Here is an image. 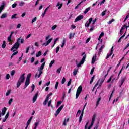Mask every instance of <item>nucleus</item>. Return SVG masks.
<instances>
[{
  "label": "nucleus",
  "mask_w": 129,
  "mask_h": 129,
  "mask_svg": "<svg viewBox=\"0 0 129 129\" xmlns=\"http://www.w3.org/2000/svg\"><path fill=\"white\" fill-rule=\"evenodd\" d=\"M60 51V47L58 46L56 48V53H58Z\"/></svg>",
  "instance_id": "nucleus-60"
},
{
  "label": "nucleus",
  "mask_w": 129,
  "mask_h": 129,
  "mask_svg": "<svg viewBox=\"0 0 129 129\" xmlns=\"http://www.w3.org/2000/svg\"><path fill=\"white\" fill-rule=\"evenodd\" d=\"M94 78H95V75L93 76V77L91 79V80L90 81V84H91L92 83V82H93V80H94Z\"/></svg>",
  "instance_id": "nucleus-32"
},
{
  "label": "nucleus",
  "mask_w": 129,
  "mask_h": 129,
  "mask_svg": "<svg viewBox=\"0 0 129 129\" xmlns=\"http://www.w3.org/2000/svg\"><path fill=\"white\" fill-rule=\"evenodd\" d=\"M62 6H63V4L61 3L60 4V2H58L57 3V4L56 5V7H58V10H60V9H61V8H62Z\"/></svg>",
  "instance_id": "nucleus-19"
},
{
  "label": "nucleus",
  "mask_w": 129,
  "mask_h": 129,
  "mask_svg": "<svg viewBox=\"0 0 129 129\" xmlns=\"http://www.w3.org/2000/svg\"><path fill=\"white\" fill-rule=\"evenodd\" d=\"M66 43V39L63 38L62 44L61 45V48H63L64 46H65Z\"/></svg>",
  "instance_id": "nucleus-17"
},
{
  "label": "nucleus",
  "mask_w": 129,
  "mask_h": 129,
  "mask_svg": "<svg viewBox=\"0 0 129 129\" xmlns=\"http://www.w3.org/2000/svg\"><path fill=\"white\" fill-rule=\"evenodd\" d=\"M68 121H69V118H68V119H64V121L63 122V125H64V126H66V125H67V124L66 123V122H68Z\"/></svg>",
  "instance_id": "nucleus-22"
},
{
  "label": "nucleus",
  "mask_w": 129,
  "mask_h": 129,
  "mask_svg": "<svg viewBox=\"0 0 129 129\" xmlns=\"http://www.w3.org/2000/svg\"><path fill=\"white\" fill-rule=\"evenodd\" d=\"M17 16V14H15L14 15H13L12 16H11V19H17V18L16 17Z\"/></svg>",
  "instance_id": "nucleus-39"
},
{
  "label": "nucleus",
  "mask_w": 129,
  "mask_h": 129,
  "mask_svg": "<svg viewBox=\"0 0 129 129\" xmlns=\"http://www.w3.org/2000/svg\"><path fill=\"white\" fill-rule=\"evenodd\" d=\"M51 103H52V100H49L48 103V106L50 107L51 106Z\"/></svg>",
  "instance_id": "nucleus-54"
},
{
  "label": "nucleus",
  "mask_w": 129,
  "mask_h": 129,
  "mask_svg": "<svg viewBox=\"0 0 129 129\" xmlns=\"http://www.w3.org/2000/svg\"><path fill=\"white\" fill-rule=\"evenodd\" d=\"M113 22H114V19H112L111 20H110L109 22H108V24L109 25H110Z\"/></svg>",
  "instance_id": "nucleus-45"
},
{
  "label": "nucleus",
  "mask_w": 129,
  "mask_h": 129,
  "mask_svg": "<svg viewBox=\"0 0 129 129\" xmlns=\"http://www.w3.org/2000/svg\"><path fill=\"white\" fill-rule=\"evenodd\" d=\"M15 73H16V71L12 70L11 72L10 75H11L12 76H14V75H15Z\"/></svg>",
  "instance_id": "nucleus-33"
},
{
  "label": "nucleus",
  "mask_w": 129,
  "mask_h": 129,
  "mask_svg": "<svg viewBox=\"0 0 129 129\" xmlns=\"http://www.w3.org/2000/svg\"><path fill=\"white\" fill-rule=\"evenodd\" d=\"M14 33H15L14 31H11V34L7 39L8 42H12V36H13Z\"/></svg>",
  "instance_id": "nucleus-9"
},
{
  "label": "nucleus",
  "mask_w": 129,
  "mask_h": 129,
  "mask_svg": "<svg viewBox=\"0 0 129 129\" xmlns=\"http://www.w3.org/2000/svg\"><path fill=\"white\" fill-rule=\"evenodd\" d=\"M75 36V33H70L69 35V38L70 40H71L72 38H74V36Z\"/></svg>",
  "instance_id": "nucleus-13"
},
{
  "label": "nucleus",
  "mask_w": 129,
  "mask_h": 129,
  "mask_svg": "<svg viewBox=\"0 0 129 129\" xmlns=\"http://www.w3.org/2000/svg\"><path fill=\"white\" fill-rule=\"evenodd\" d=\"M71 82H72V79H70L69 82H68L67 85L68 86H70V85L71 84Z\"/></svg>",
  "instance_id": "nucleus-37"
},
{
  "label": "nucleus",
  "mask_w": 129,
  "mask_h": 129,
  "mask_svg": "<svg viewBox=\"0 0 129 129\" xmlns=\"http://www.w3.org/2000/svg\"><path fill=\"white\" fill-rule=\"evenodd\" d=\"M93 124H94V123L91 122L90 125H89L88 128H87V129H91V127H92Z\"/></svg>",
  "instance_id": "nucleus-44"
},
{
  "label": "nucleus",
  "mask_w": 129,
  "mask_h": 129,
  "mask_svg": "<svg viewBox=\"0 0 129 129\" xmlns=\"http://www.w3.org/2000/svg\"><path fill=\"white\" fill-rule=\"evenodd\" d=\"M11 90H9L6 93V96H9V95H10V93H11Z\"/></svg>",
  "instance_id": "nucleus-35"
},
{
  "label": "nucleus",
  "mask_w": 129,
  "mask_h": 129,
  "mask_svg": "<svg viewBox=\"0 0 129 129\" xmlns=\"http://www.w3.org/2000/svg\"><path fill=\"white\" fill-rule=\"evenodd\" d=\"M57 27H58V26H57V25H55L52 27L51 29L55 30L56 29V28H57Z\"/></svg>",
  "instance_id": "nucleus-51"
},
{
  "label": "nucleus",
  "mask_w": 129,
  "mask_h": 129,
  "mask_svg": "<svg viewBox=\"0 0 129 129\" xmlns=\"http://www.w3.org/2000/svg\"><path fill=\"white\" fill-rule=\"evenodd\" d=\"M61 69H62V67H60L59 68H58L56 71L57 73H58V74H59V73H60L61 72Z\"/></svg>",
  "instance_id": "nucleus-34"
},
{
  "label": "nucleus",
  "mask_w": 129,
  "mask_h": 129,
  "mask_svg": "<svg viewBox=\"0 0 129 129\" xmlns=\"http://www.w3.org/2000/svg\"><path fill=\"white\" fill-rule=\"evenodd\" d=\"M24 4H25L24 2H21L20 3H19V6L20 7H23V6H24Z\"/></svg>",
  "instance_id": "nucleus-38"
},
{
  "label": "nucleus",
  "mask_w": 129,
  "mask_h": 129,
  "mask_svg": "<svg viewBox=\"0 0 129 129\" xmlns=\"http://www.w3.org/2000/svg\"><path fill=\"white\" fill-rule=\"evenodd\" d=\"M66 82V79L65 78V77H63L62 80L61 81V83L62 84H64V83H65Z\"/></svg>",
  "instance_id": "nucleus-42"
},
{
  "label": "nucleus",
  "mask_w": 129,
  "mask_h": 129,
  "mask_svg": "<svg viewBox=\"0 0 129 129\" xmlns=\"http://www.w3.org/2000/svg\"><path fill=\"white\" fill-rule=\"evenodd\" d=\"M82 91V86H80L77 90V92L76 94V99H77V98L79 97V96L81 94Z\"/></svg>",
  "instance_id": "nucleus-4"
},
{
  "label": "nucleus",
  "mask_w": 129,
  "mask_h": 129,
  "mask_svg": "<svg viewBox=\"0 0 129 129\" xmlns=\"http://www.w3.org/2000/svg\"><path fill=\"white\" fill-rule=\"evenodd\" d=\"M17 3H15L14 4H13L12 5V9H15V8H16V7H17Z\"/></svg>",
  "instance_id": "nucleus-47"
},
{
  "label": "nucleus",
  "mask_w": 129,
  "mask_h": 129,
  "mask_svg": "<svg viewBox=\"0 0 129 129\" xmlns=\"http://www.w3.org/2000/svg\"><path fill=\"white\" fill-rule=\"evenodd\" d=\"M21 41H20V43L21 44H24V39H23V38L21 37Z\"/></svg>",
  "instance_id": "nucleus-63"
},
{
  "label": "nucleus",
  "mask_w": 129,
  "mask_h": 129,
  "mask_svg": "<svg viewBox=\"0 0 129 129\" xmlns=\"http://www.w3.org/2000/svg\"><path fill=\"white\" fill-rule=\"evenodd\" d=\"M45 64H46L45 61L43 62L42 64L41 65L40 67L38 68V70H41L43 71V70H44V68L45 67Z\"/></svg>",
  "instance_id": "nucleus-10"
},
{
  "label": "nucleus",
  "mask_w": 129,
  "mask_h": 129,
  "mask_svg": "<svg viewBox=\"0 0 129 129\" xmlns=\"http://www.w3.org/2000/svg\"><path fill=\"white\" fill-rule=\"evenodd\" d=\"M31 122H32V121H31V120H29H29H28L27 123H26V124H27V126H28V125H29V124L31 123Z\"/></svg>",
  "instance_id": "nucleus-56"
},
{
  "label": "nucleus",
  "mask_w": 129,
  "mask_h": 129,
  "mask_svg": "<svg viewBox=\"0 0 129 129\" xmlns=\"http://www.w3.org/2000/svg\"><path fill=\"white\" fill-rule=\"evenodd\" d=\"M31 76H32V74L29 73L27 75L26 80L30 81V78H31Z\"/></svg>",
  "instance_id": "nucleus-20"
},
{
  "label": "nucleus",
  "mask_w": 129,
  "mask_h": 129,
  "mask_svg": "<svg viewBox=\"0 0 129 129\" xmlns=\"http://www.w3.org/2000/svg\"><path fill=\"white\" fill-rule=\"evenodd\" d=\"M9 112L6 114V116H5V118H6V119H8V117H9Z\"/></svg>",
  "instance_id": "nucleus-58"
},
{
  "label": "nucleus",
  "mask_w": 129,
  "mask_h": 129,
  "mask_svg": "<svg viewBox=\"0 0 129 129\" xmlns=\"http://www.w3.org/2000/svg\"><path fill=\"white\" fill-rule=\"evenodd\" d=\"M111 79H112V76L109 78V79L107 81V83H109L111 81Z\"/></svg>",
  "instance_id": "nucleus-46"
},
{
  "label": "nucleus",
  "mask_w": 129,
  "mask_h": 129,
  "mask_svg": "<svg viewBox=\"0 0 129 129\" xmlns=\"http://www.w3.org/2000/svg\"><path fill=\"white\" fill-rule=\"evenodd\" d=\"M82 117H83V115H82V114H81V115L79 117V122L80 123H81V121H82Z\"/></svg>",
  "instance_id": "nucleus-29"
},
{
  "label": "nucleus",
  "mask_w": 129,
  "mask_h": 129,
  "mask_svg": "<svg viewBox=\"0 0 129 129\" xmlns=\"http://www.w3.org/2000/svg\"><path fill=\"white\" fill-rule=\"evenodd\" d=\"M63 107H64V105H61L60 107H59V110H60V111L63 109Z\"/></svg>",
  "instance_id": "nucleus-52"
},
{
  "label": "nucleus",
  "mask_w": 129,
  "mask_h": 129,
  "mask_svg": "<svg viewBox=\"0 0 129 129\" xmlns=\"http://www.w3.org/2000/svg\"><path fill=\"white\" fill-rule=\"evenodd\" d=\"M33 62H35V58L34 57H32L31 59V62L33 63Z\"/></svg>",
  "instance_id": "nucleus-61"
},
{
  "label": "nucleus",
  "mask_w": 129,
  "mask_h": 129,
  "mask_svg": "<svg viewBox=\"0 0 129 129\" xmlns=\"http://www.w3.org/2000/svg\"><path fill=\"white\" fill-rule=\"evenodd\" d=\"M82 56H83V57L80 61V63L77 64V66L78 68H79V67H80L82 64L85 62V59H86V54H85V52L83 53L82 54Z\"/></svg>",
  "instance_id": "nucleus-3"
},
{
  "label": "nucleus",
  "mask_w": 129,
  "mask_h": 129,
  "mask_svg": "<svg viewBox=\"0 0 129 129\" xmlns=\"http://www.w3.org/2000/svg\"><path fill=\"white\" fill-rule=\"evenodd\" d=\"M7 111V108L6 107H4L2 109V113H1V114H2V115H4L5 114H6V112Z\"/></svg>",
  "instance_id": "nucleus-16"
},
{
  "label": "nucleus",
  "mask_w": 129,
  "mask_h": 129,
  "mask_svg": "<svg viewBox=\"0 0 129 129\" xmlns=\"http://www.w3.org/2000/svg\"><path fill=\"white\" fill-rule=\"evenodd\" d=\"M29 84H30V81L26 80L24 89H26V88L28 87V86L29 85Z\"/></svg>",
  "instance_id": "nucleus-12"
},
{
  "label": "nucleus",
  "mask_w": 129,
  "mask_h": 129,
  "mask_svg": "<svg viewBox=\"0 0 129 129\" xmlns=\"http://www.w3.org/2000/svg\"><path fill=\"white\" fill-rule=\"evenodd\" d=\"M42 55V51H38V53L36 54V57L38 58V57H40Z\"/></svg>",
  "instance_id": "nucleus-27"
},
{
  "label": "nucleus",
  "mask_w": 129,
  "mask_h": 129,
  "mask_svg": "<svg viewBox=\"0 0 129 129\" xmlns=\"http://www.w3.org/2000/svg\"><path fill=\"white\" fill-rule=\"evenodd\" d=\"M36 21H37V17H35L32 19L31 21L32 24H33V23H35V22H36Z\"/></svg>",
  "instance_id": "nucleus-48"
},
{
  "label": "nucleus",
  "mask_w": 129,
  "mask_h": 129,
  "mask_svg": "<svg viewBox=\"0 0 129 129\" xmlns=\"http://www.w3.org/2000/svg\"><path fill=\"white\" fill-rule=\"evenodd\" d=\"M83 19V15H79L77 17V18L75 20V23L78 22V21H80Z\"/></svg>",
  "instance_id": "nucleus-5"
},
{
  "label": "nucleus",
  "mask_w": 129,
  "mask_h": 129,
  "mask_svg": "<svg viewBox=\"0 0 129 129\" xmlns=\"http://www.w3.org/2000/svg\"><path fill=\"white\" fill-rule=\"evenodd\" d=\"M106 13V11H104L102 12V16L103 17L105 16V14Z\"/></svg>",
  "instance_id": "nucleus-55"
},
{
  "label": "nucleus",
  "mask_w": 129,
  "mask_h": 129,
  "mask_svg": "<svg viewBox=\"0 0 129 129\" xmlns=\"http://www.w3.org/2000/svg\"><path fill=\"white\" fill-rule=\"evenodd\" d=\"M12 102H13V98H11L9 99L8 101V104H9V105H11V104H12Z\"/></svg>",
  "instance_id": "nucleus-41"
},
{
  "label": "nucleus",
  "mask_w": 129,
  "mask_h": 129,
  "mask_svg": "<svg viewBox=\"0 0 129 129\" xmlns=\"http://www.w3.org/2000/svg\"><path fill=\"white\" fill-rule=\"evenodd\" d=\"M96 61V55H94L92 58V64H94Z\"/></svg>",
  "instance_id": "nucleus-14"
},
{
  "label": "nucleus",
  "mask_w": 129,
  "mask_h": 129,
  "mask_svg": "<svg viewBox=\"0 0 129 129\" xmlns=\"http://www.w3.org/2000/svg\"><path fill=\"white\" fill-rule=\"evenodd\" d=\"M77 72H78V69H77V70H76V69H74V71L73 72V75L74 76H76V74H77Z\"/></svg>",
  "instance_id": "nucleus-28"
},
{
  "label": "nucleus",
  "mask_w": 129,
  "mask_h": 129,
  "mask_svg": "<svg viewBox=\"0 0 129 129\" xmlns=\"http://www.w3.org/2000/svg\"><path fill=\"white\" fill-rule=\"evenodd\" d=\"M53 64H55V60H53L50 62L49 66V68H51L53 66Z\"/></svg>",
  "instance_id": "nucleus-21"
},
{
  "label": "nucleus",
  "mask_w": 129,
  "mask_h": 129,
  "mask_svg": "<svg viewBox=\"0 0 129 129\" xmlns=\"http://www.w3.org/2000/svg\"><path fill=\"white\" fill-rule=\"evenodd\" d=\"M124 28H126V31H127V26L125 25V24H124L123 27H121L120 30L122 31L123 30H124Z\"/></svg>",
  "instance_id": "nucleus-30"
},
{
  "label": "nucleus",
  "mask_w": 129,
  "mask_h": 129,
  "mask_svg": "<svg viewBox=\"0 0 129 129\" xmlns=\"http://www.w3.org/2000/svg\"><path fill=\"white\" fill-rule=\"evenodd\" d=\"M113 92H114V90H113L111 94V95H110V96L109 97V101H110V100L111 99V97H112V95L113 94Z\"/></svg>",
  "instance_id": "nucleus-49"
},
{
  "label": "nucleus",
  "mask_w": 129,
  "mask_h": 129,
  "mask_svg": "<svg viewBox=\"0 0 129 129\" xmlns=\"http://www.w3.org/2000/svg\"><path fill=\"white\" fill-rule=\"evenodd\" d=\"M51 95H53V93H50L49 94L47 95V97L48 98H50V96H51Z\"/></svg>",
  "instance_id": "nucleus-57"
},
{
  "label": "nucleus",
  "mask_w": 129,
  "mask_h": 129,
  "mask_svg": "<svg viewBox=\"0 0 129 129\" xmlns=\"http://www.w3.org/2000/svg\"><path fill=\"white\" fill-rule=\"evenodd\" d=\"M101 52H102V49L100 48V49L99 50L98 54L100 55V54H101Z\"/></svg>",
  "instance_id": "nucleus-62"
},
{
  "label": "nucleus",
  "mask_w": 129,
  "mask_h": 129,
  "mask_svg": "<svg viewBox=\"0 0 129 129\" xmlns=\"http://www.w3.org/2000/svg\"><path fill=\"white\" fill-rule=\"evenodd\" d=\"M96 21H97V18H95V19H94V20L93 21V23L92 24L93 26V25H94V24H95V23H96Z\"/></svg>",
  "instance_id": "nucleus-50"
},
{
  "label": "nucleus",
  "mask_w": 129,
  "mask_h": 129,
  "mask_svg": "<svg viewBox=\"0 0 129 129\" xmlns=\"http://www.w3.org/2000/svg\"><path fill=\"white\" fill-rule=\"evenodd\" d=\"M25 81V73L21 75L19 78L18 81L17 83V87L19 88L21 86V83H23Z\"/></svg>",
  "instance_id": "nucleus-1"
},
{
  "label": "nucleus",
  "mask_w": 129,
  "mask_h": 129,
  "mask_svg": "<svg viewBox=\"0 0 129 129\" xmlns=\"http://www.w3.org/2000/svg\"><path fill=\"white\" fill-rule=\"evenodd\" d=\"M90 10V7H88L87 9H85V10L84 12V14H87L88 13L89 11Z\"/></svg>",
  "instance_id": "nucleus-25"
},
{
  "label": "nucleus",
  "mask_w": 129,
  "mask_h": 129,
  "mask_svg": "<svg viewBox=\"0 0 129 129\" xmlns=\"http://www.w3.org/2000/svg\"><path fill=\"white\" fill-rule=\"evenodd\" d=\"M38 95H39V92H37L35 95L34 96L33 99H32V101L33 102H35L36 101V100H37V98H38Z\"/></svg>",
  "instance_id": "nucleus-6"
},
{
  "label": "nucleus",
  "mask_w": 129,
  "mask_h": 129,
  "mask_svg": "<svg viewBox=\"0 0 129 129\" xmlns=\"http://www.w3.org/2000/svg\"><path fill=\"white\" fill-rule=\"evenodd\" d=\"M93 30H94V26L91 27V28L90 29V32H92Z\"/></svg>",
  "instance_id": "nucleus-64"
},
{
  "label": "nucleus",
  "mask_w": 129,
  "mask_h": 129,
  "mask_svg": "<svg viewBox=\"0 0 129 129\" xmlns=\"http://www.w3.org/2000/svg\"><path fill=\"white\" fill-rule=\"evenodd\" d=\"M1 47L2 49H5V48H6V41L5 40L3 41V42L2 43Z\"/></svg>",
  "instance_id": "nucleus-26"
},
{
  "label": "nucleus",
  "mask_w": 129,
  "mask_h": 129,
  "mask_svg": "<svg viewBox=\"0 0 129 129\" xmlns=\"http://www.w3.org/2000/svg\"><path fill=\"white\" fill-rule=\"evenodd\" d=\"M1 19H5V18H7V14H3L1 16Z\"/></svg>",
  "instance_id": "nucleus-31"
},
{
  "label": "nucleus",
  "mask_w": 129,
  "mask_h": 129,
  "mask_svg": "<svg viewBox=\"0 0 129 129\" xmlns=\"http://www.w3.org/2000/svg\"><path fill=\"white\" fill-rule=\"evenodd\" d=\"M6 79H7V80L10 79V74H7L6 75Z\"/></svg>",
  "instance_id": "nucleus-59"
},
{
  "label": "nucleus",
  "mask_w": 129,
  "mask_h": 129,
  "mask_svg": "<svg viewBox=\"0 0 129 129\" xmlns=\"http://www.w3.org/2000/svg\"><path fill=\"white\" fill-rule=\"evenodd\" d=\"M31 88H32L31 90V93H32V92H33V91H34V90H35V85L34 84L32 85Z\"/></svg>",
  "instance_id": "nucleus-40"
},
{
  "label": "nucleus",
  "mask_w": 129,
  "mask_h": 129,
  "mask_svg": "<svg viewBox=\"0 0 129 129\" xmlns=\"http://www.w3.org/2000/svg\"><path fill=\"white\" fill-rule=\"evenodd\" d=\"M100 100H101V97H99L97 101V103H96V106H98V105H99V102H100Z\"/></svg>",
  "instance_id": "nucleus-23"
},
{
  "label": "nucleus",
  "mask_w": 129,
  "mask_h": 129,
  "mask_svg": "<svg viewBox=\"0 0 129 129\" xmlns=\"http://www.w3.org/2000/svg\"><path fill=\"white\" fill-rule=\"evenodd\" d=\"M112 54H113V46H112L111 49V51H110V54H108L107 55L106 59H108V58H109V57L110 56H111V55H112Z\"/></svg>",
  "instance_id": "nucleus-11"
},
{
  "label": "nucleus",
  "mask_w": 129,
  "mask_h": 129,
  "mask_svg": "<svg viewBox=\"0 0 129 129\" xmlns=\"http://www.w3.org/2000/svg\"><path fill=\"white\" fill-rule=\"evenodd\" d=\"M95 118H96V115H95V114H94L93 115V117L92 118V123H94L95 121Z\"/></svg>",
  "instance_id": "nucleus-18"
},
{
  "label": "nucleus",
  "mask_w": 129,
  "mask_h": 129,
  "mask_svg": "<svg viewBox=\"0 0 129 129\" xmlns=\"http://www.w3.org/2000/svg\"><path fill=\"white\" fill-rule=\"evenodd\" d=\"M99 81H100V80H99L97 83L95 85L94 87H93V89H95V88H96V87H97V85H98V83H99Z\"/></svg>",
  "instance_id": "nucleus-36"
},
{
  "label": "nucleus",
  "mask_w": 129,
  "mask_h": 129,
  "mask_svg": "<svg viewBox=\"0 0 129 129\" xmlns=\"http://www.w3.org/2000/svg\"><path fill=\"white\" fill-rule=\"evenodd\" d=\"M5 4L4 2H2V5L0 6V13H2L3 10L5 8Z\"/></svg>",
  "instance_id": "nucleus-8"
},
{
  "label": "nucleus",
  "mask_w": 129,
  "mask_h": 129,
  "mask_svg": "<svg viewBox=\"0 0 129 129\" xmlns=\"http://www.w3.org/2000/svg\"><path fill=\"white\" fill-rule=\"evenodd\" d=\"M59 86V82L57 81L55 84V88L57 89L58 88V86Z\"/></svg>",
  "instance_id": "nucleus-43"
},
{
  "label": "nucleus",
  "mask_w": 129,
  "mask_h": 129,
  "mask_svg": "<svg viewBox=\"0 0 129 129\" xmlns=\"http://www.w3.org/2000/svg\"><path fill=\"white\" fill-rule=\"evenodd\" d=\"M21 40V37L17 39V41L14 44L13 46L11 48V51L15 52L16 50L14 49H19L20 48V40Z\"/></svg>",
  "instance_id": "nucleus-2"
},
{
  "label": "nucleus",
  "mask_w": 129,
  "mask_h": 129,
  "mask_svg": "<svg viewBox=\"0 0 129 129\" xmlns=\"http://www.w3.org/2000/svg\"><path fill=\"white\" fill-rule=\"evenodd\" d=\"M121 84L120 85V88L122 86L123 83H124V81H125V78L124 77H121V80H120Z\"/></svg>",
  "instance_id": "nucleus-7"
},
{
  "label": "nucleus",
  "mask_w": 129,
  "mask_h": 129,
  "mask_svg": "<svg viewBox=\"0 0 129 129\" xmlns=\"http://www.w3.org/2000/svg\"><path fill=\"white\" fill-rule=\"evenodd\" d=\"M52 40H53V38H51L50 39H48V40L46 42V44H45V47L46 46H48L49 44H50V43L52 42Z\"/></svg>",
  "instance_id": "nucleus-15"
},
{
  "label": "nucleus",
  "mask_w": 129,
  "mask_h": 129,
  "mask_svg": "<svg viewBox=\"0 0 129 129\" xmlns=\"http://www.w3.org/2000/svg\"><path fill=\"white\" fill-rule=\"evenodd\" d=\"M94 72V68H93L91 70V72H90V74L92 75V74H93V73Z\"/></svg>",
  "instance_id": "nucleus-53"
},
{
  "label": "nucleus",
  "mask_w": 129,
  "mask_h": 129,
  "mask_svg": "<svg viewBox=\"0 0 129 129\" xmlns=\"http://www.w3.org/2000/svg\"><path fill=\"white\" fill-rule=\"evenodd\" d=\"M60 112H61V110H60L59 109H58L55 113V116L56 117H57V116H58V115H59V113H60Z\"/></svg>",
  "instance_id": "nucleus-24"
}]
</instances>
